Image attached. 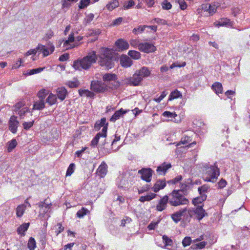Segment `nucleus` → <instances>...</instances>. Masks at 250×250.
<instances>
[{"instance_id": "35", "label": "nucleus", "mask_w": 250, "mask_h": 250, "mask_svg": "<svg viewBox=\"0 0 250 250\" xmlns=\"http://www.w3.org/2000/svg\"><path fill=\"white\" fill-rule=\"evenodd\" d=\"M27 247L30 250H34L36 247V242L34 238L31 237L29 238L27 244Z\"/></svg>"}, {"instance_id": "14", "label": "nucleus", "mask_w": 250, "mask_h": 250, "mask_svg": "<svg viewBox=\"0 0 250 250\" xmlns=\"http://www.w3.org/2000/svg\"><path fill=\"white\" fill-rule=\"evenodd\" d=\"M120 62L121 66L124 68H128L133 64L131 59L126 55H122L120 58Z\"/></svg>"}, {"instance_id": "58", "label": "nucleus", "mask_w": 250, "mask_h": 250, "mask_svg": "<svg viewBox=\"0 0 250 250\" xmlns=\"http://www.w3.org/2000/svg\"><path fill=\"white\" fill-rule=\"evenodd\" d=\"M229 19H222L216 23V26H224L227 25L229 23Z\"/></svg>"}, {"instance_id": "8", "label": "nucleus", "mask_w": 250, "mask_h": 250, "mask_svg": "<svg viewBox=\"0 0 250 250\" xmlns=\"http://www.w3.org/2000/svg\"><path fill=\"white\" fill-rule=\"evenodd\" d=\"M183 216L186 218H188V210L186 208H182L172 214L171 217L175 223H178Z\"/></svg>"}, {"instance_id": "53", "label": "nucleus", "mask_w": 250, "mask_h": 250, "mask_svg": "<svg viewBox=\"0 0 250 250\" xmlns=\"http://www.w3.org/2000/svg\"><path fill=\"white\" fill-rule=\"evenodd\" d=\"M151 23H154L155 22L162 25H166L167 24V21L162 19L160 18H155L152 21H151Z\"/></svg>"}, {"instance_id": "49", "label": "nucleus", "mask_w": 250, "mask_h": 250, "mask_svg": "<svg viewBox=\"0 0 250 250\" xmlns=\"http://www.w3.org/2000/svg\"><path fill=\"white\" fill-rule=\"evenodd\" d=\"M48 199H45L43 201L39 203V207H45V208H50V207L52 206V204L50 202L48 201Z\"/></svg>"}, {"instance_id": "51", "label": "nucleus", "mask_w": 250, "mask_h": 250, "mask_svg": "<svg viewBox=\"0 0 250 250\" xmlns=\"http://www.w3.org/2000/svg\"><path fill=\"white\" fill-rule=\"evenodd\" d=\"M146 27V25H140L138 27L134 28L132 32L136 34L137 33H141L144 31Z\"/></svg>"}, {"instance_id": "23", "label": "nucleus", "mask_w": 250, "mask_h": 250, "mask_svg": "<svg viewBox=\"0 0 250 250\" xmlns=\"http://www.w3.org/2000/svg\"><path fill=\"white\" fill-rule=\"evenodd\" d=\"M218 6V3H212L204 5L203 8L207 10L210 14L212 15L215 13Z\"/></svg>"}, {"instance_id": "38", "label": "nucleus", "mask_w": 250, "mask_h": 250, "mask_svg": "<svg viewBox=\"0 0 250 250\" xmlns=\"http://www.w3.org/2000/svg\"><path fill=\"white\" fill-rule=\"evenodd\" d=\"M207 198V195H204L203 194V196H201L200 197H196L195 198H194L192 200V203L195 206H196L197 205L199 204L202 203L203 201L206 200Z\"/></svg>"}, {"instance_id": "2", "label": "nucleus", "mask_w": 250, "mask_h": 250, "mask_svg": "<svg viewBox=\"0 0 250 250\" xmlns=\"http://www.w3.org/2000/svg\"><path fill=\"white\" fill-rule=\"evenodd\" d=\"M205 171L203 173V178L205 182L215 183L220 175V170L214 163L213 165L206 164Z\"/></svg>"}, {"instance_id": "46", "label": "nucleus", "mask_w": 250, "mask_h": 250, "mask_svg": "<svg viewBox=\"0 0 250 250\" xmlns=\"http://www.w3.org/2000/svg\"><path fill=\"white\" fill-rule=\"evenodd\" d=\"M120 136H118L117 134H115V139H114V140L112 142V144H111V146H112L111 149H112L113 151H117L120 148L121 146H118V147L114 149V146L116 145L117 142L118 141H119L120 140Z\"/></svg>"}, {"instance_id": "45", "label": "nucleus", "mask_w": 250, "mask_h": 250, "mask_svg": "<svg viewBox=\"0 0 250 250\" xmlns=\"http://www.w3.org/2000/svg\"><path fill=\"white\" fill-rule=\"evenodd\" d=\"M75 168V164L74 163H71L67 168L66 172V176H70L74 172Z\"/></svg>"}, {"instance_id": "61", "label": "nucleus", "mask_w": 250, "mask_h": 250, "mask_svg": "<svg viewBox=\"0 0 250 250\" xmlns=\"http://www.w3.org/2000/svg\"><path fill=\"white\" fill-rule=\"evenodd\" d=\"M69 58V55L68 53H64L60 56L59 60L61 62H64L68 60Z\"/></svg>"}, {"instance_id": "64", "label": "nucleus", "mask_w": 250, "mask_h": 250, "mask_svg": "<svg viewBox=\"0 0 250 250\" xmlns=\"http://www.w3.org/2000/svg\"><path fill=\"white\" fill-rule=\"evenodd\" d=\"M100 33V31L99 30L90 29L89 30V35L94 36L97 37Z\"/></svg>"}, {"instance_id": "22", "label": "nucleus", "mask_w": 250, "mask_h": 250, "mask_svg": "<svg viewBox=\"0 0 250 250\" xmlns=\"http://www.w3.org/2000/svg\"><path fill=\"white\" fill-rule=\"evenodd\" d=\"M166 186L165 180H158L152 187V189L155 192H158L160 189H163Z\"/></svg>"}, {"instance_id": "62", "label": "nucleus", "mask_w": 250, "mask_h": 250, "mask_svg": "<svg viewBox=\"0 0 250 250\" xmlns=\"http://www.w3.org/2000/svg\"><path fill=\"white\" fill-rule=\"evenodd\" d=\"M57 226L58 227V229L57 230L55 231L56 233V235L58 236L59 234L61 233L64 230V228L62 226V224L60 223H57Z\"/></svg>"}, {"instance_id": "24", "label": "nucleus", "mask_w": 250, "mask_h": 250, "mask_svg": "<svg viewBox=\"0 0 250 250\" xmlns=\"http://www.w3.org/2000/svg\"><path fill=\"white\" fill-rule=\"evenodd\" d=\"M107 172V166L104 162L102 163L97 169V172L101 177H104Z\"/></svg>"}, {"instance_id": "7", "label": "nucleus", "mask_w": 250, "mask_h": 250, "mask_svg": "<svg viewBox=\"0 0 250 250\" xmlns=\"http://www.w3.org/2000/svg\"><path fill=\"white\" fill-rule=\"evenodd\" d=\"M142 77L135 72L132 77L127 78L123 80V83L132 86H138L142 82Z\"/></svg>"}, {"instance_id": "42", "label": "nucleus", "mask_w": 250, "mask_h": 250, "mask_svg": "<svg viewBox=\"0 0 250 250\" xmlns=\"http://www.w3.org/2000/svg\"><path fill=\"white\" fill-rule=\"evenodd\" d=\"M89 212L88 210L83 207L81 209L78 210L76 213L77 217L79 218H83L84 215H86Z\"/></svg>"}, {"instance_id": "5", "label": "nucleus", "mask_w": 250, "mask_h": 250, "mask_svg": "<svg viewBox=\"0 0 250 250\" xmlns=\"http://www.w3.org/2000/svg\"><path fill=\"white\" fill-rule=\"evenodd\" d=\"M188 210L189 218L192 217L194 215L195 218L199 221L201 220L206 216H208L207 213L201 206H198L194 209H189Z\"/></svg>"}, {"instance_id": "9", "label": "nucleus", "mask_w": 250, "mask_h": 250, "mask_svg": "<svg viewBox=\"0 0 250 250\" xmlns=\"http://www.w3.org/2000/svg\"><path fill=\"white\" fill-rule=\"evenodd\" d=\"M48 45L49 48H47L45 45L42 44H39L37 47V49L43 53V57L48 56L54 51L55 47L50 42H48Z\"/></svg>"}, {"instance_id": "20", "label": "nucleus", "mask_w": 250, "mask_h": 250, "mask_svg": "<svg viewBox=\"0 0 250 250\" xmlns=\"http://www.w3.org/2000/svg\"><path fill=\"white\" fill-rule=\"evenodd\" d=\"M30 226V223H24L20 225L17 229L18 234H20L21 236H24L25 231L27 230Z\"/></svg>"}, {"instance_id": "3", "label": "nucleus", "mask_w": 250, "mask_h": 250, "mask_svg": "<svg viewBox=\"0 0 250 250\" xmlns=\"http://www.w3.org/2000/svg\"><path fill=\"white\" fill-rule=\"evenodd\" d=\"M109 85V73L104 74L103 80L92 81L90 84V89L96 93H104L108 90Z\"/></svg>"}, {"instance_id": "56", "label": "nucleus", "mask_w": 250, "mask_h": 250, "mask_svg": "<svg viewBox=\"0 0 250 250\" xmlns=\"http://www.w3.org/2000/svg\"><path fill=\"white\" fill-rule=\"evenodd\" d=\"M191 243V239L190 237H186L182 241V245L184 247L189 246Z\"/></svg>"}, {"instance_id": "26", "label": "nucleus", "mask_w": 250, "mask_h": 250, "mask_svg": "<svg viewBox=\"0 0 250 250\" xmlns=\"http://www.w3.org/2000/svg\"><path fill=\"white\" fill-rule=\"evenodd\" d=\"M67 94V91L64 87L61 88L57 91L58 97L62 101L65 99Z\"/></svg>"}, {"instance_id": "19", "label": "nucleus", "mask_w": 250, "mask_h": 250, "mask_svg": "<svg viewBox=\"0 0 250 250\" xmlns=\"http://www.w3.org/2000/svg\"><path fill=\"white\" fill-rule=\"evenodd\" d=\"M171 167V165L170 163L167 164L166 163H164L157 167L156 171L160 175H165L167 169Z\"/></svg>"}, {"instance_id": "10", "label": "nucleus", "mask_w": 250, "mask_h": 250, "mask_svg": "<svg viewBox=\"0 0 250 250\" xmlns=\"http://www.w3.org/2000/svg\"><path fill=\"white\" fill-rule=\"evenodd\" d=\"M17 116L12 115L11 116L8 121L9 130L14 134L17 132L18 127L20 124V122L17 120Z\"/></svg>"}, {"instance_id": "17", "label": "nucleus", "mask_w": 250, "mask_h": 250, "mask_svg": "<svg viewBox=\"0 0 250 250\" xmlns=\"http://www.w3.org/2000/svg\"><path fill=\"white\" fill-rule=\"evenodd\" d=\"M115 45L120 51L127 50L129 46L128 43L123 39L118 40L115 42Z\"/></svg>"}, {"instance_id": "25", "label": "nucleus", "mask_w": 250, "mask_h": 250, "mask_svg": "<svg viewBox=\"0 0 250 250\" xmlns=\"http://www.w3.org/2000/svg\"><path fill=\"white\" fill-rule=\"evenodd\" d=\"M78 92L79 95L81 97L85 96L87 97L93 99L95 96V94L92 91L88 89H80Z\"/></svg>"}, {"instance_id": "34", "label": "nucleus", "mask_w": 250, "mask_h": 250, "mask_svg": "<svg viewBox=\"0 0 250 250\" xmlns=\"http://www.w3.org/2000/svg\"><path fill=\"white\" fill-rule=\"evenodd\" d=\"M26 206L24 205H21L18 206L16 208V215L18 217L22 216L25 209Z\"/></svg>"}, {"instance_id": "39", "label": "nucleus", "mask_w": 250, "mask_h": 250, "mask_svg": "<svg viewBox=\"0 0 250 250\" xmlns=\"http://www.w3.org/2000/svg\"><path fill=\"white\" fill-rule=\"evenodd\" d=\"M209 188V186L208 185H204L203 186L200 187L198 188V191L201 196L207 195L206 193L208 191Z\"/></svg>"}, {"instance_id": "57", "label": "nucleus", "mask_w": 250, "mask_h": 250, "mask_svg": "<svg viewBox=\"0 0 250 250\" xmlns=\"http://www.w3.org/2000/svg\"><path fill=\"white\" fill-rule=\"evenodd\" d=\"M54 36V33L51 30H48L45 34L43 39L47 41L49 39H51Z\"/></svg>"}, {"instance_id": "18", "label": "nucleus", "mask_w": 250, "mask_h": 250, "mask_svg": "<svg viewBox=\"0 0 250 250\" xmlns=\"http://www.w3.org/2000/svg\"><path fill=\"white\" fill-rule=\"evenodd\" d=\"M140 77H142V80H143L144 78L148 77L151 74V71L146 66H143L138 70L136 71Z\"/></svg>"}, {"instance_id": "31", "label": "nucleus", "mask_w": 250, "mask_h": 250, "mask_svg": "<svg viewBox=\"0 0 250 250\" xmlns=\"http://www.w3.org/2000/svg\"><path fill=\"white\" fill-rule=\"evenodd\" d=\"M125 113V112L123 111L122 109L115 111L114 114L110 118V121H116L123 116Z\"/></svg>"}, {"instance_id": "11", "label": "nucleus", "mask_w": 250, "mask_h": 250, "mask_svg": "<svg viewBox=\"0 0 250 250\" xmlns=\"http://www.w3.org/2000/svg\"><path fill=\"white\" fill-rule=\"evenodd\" d=\"M139 49L140 51L145 53L154 52L156 49V47L151 43L142 42L139 44Z\"/></svg>"}, {"instance_id": "43", "label": "nucleus", "mask_w": 250, "mask_h": 250, "mask_svg": "<svg viewBox=\"0 0 250 250\" xmlns=\"http://www.w3.org/2000/svg\"><path fill=\"white\" fill-rule=\"evenodd\" d=\"M85 14L86 15V17L84 19L83 23L85 25H86L87 24L90 23L91 21L93 20L94 18V15L92 13L86 15V13H85Z\"/></svg>"}, {"instance_id": "37", "label": "nucleus", "mask_w": 250, "mask_h": 250, "mask_svg": "<svg viewBox=\"0 0 250 250\" xmlns=\"http://www.w3.org/2000/svg\"><path fill=\"white\" fill-rule=\"evenodd\" d=\"M182 96V94L177 90H175L171 92L169 96L168 100L172 101L174 99L180 98Z\"/></svg>"}, {"instance_id": "50", "label": "nucleus", "mask_w": 250, "mask_h": 250, "mask_svg": "<svg viewBox=\"0 0 250 250\" xmlns=\"http://www.w3.org/2000/svg\"><path fill=\"white\" fill-rule=\"evenodd\" d=\"M34 124V120H33L31 122H24L22 124V125H23V127L24 129H25L26 130H28L30 129L33 126Z\"/></svg>"}, {"instance_id": "4", "label": "nucleus", "mask_w": 250, "mask_h": 250, "mask_svg": "<svg viewBox=\"0 0 250 250\" xmlns=\"http://www.w3.org/2000/svg\"><path fill=\"white\" fill-rule=\"evenodd\" d=\"M182 190H173L169 194L168 197L169 204L171 206L177 207L188 204V200L182 194Z\"/></svg>"}, {"instance_id": "32", "label": "nucleus", "mask_w": 250, "mask_h": 250, "mask_svg": "<svg viewBox=\"0 0 250 250\" xmlns=\"http://www.w3.org/2000/svg\"><path fill=\"white\" fill-rule=\"evenodd\" d=\"M46 103H48L50 105H52L57 102V98L55 95L50 93L48 97L46 99Z\"/></svg>"}, {"instance_id": "12", "label": "nucleus", "mask_w": 250, "mask_h": 250, "mask_svg": "<svg viewBox=\"0 0 250 250\" xmlns=\"http://www.w3.org/2000/svg\"><path fill=\"white\" fill-rule=\"evenodd\" d=\"M152 173L153 170L150 168H143L138 171V173L141 175V179L146 182L151 181Z\"/></svg>"}, {"instance_id": "36", "label": "nucleus", "mask_w": 250, "mask_h": 250, "mask_svg": "<svg viewBox=\"0 0 250 250\" xmlns=\"http://www.w3.org/2000/svg\"><path fill=\"white\" fill-rule=\"evenodd\" d=\"M78 0H62V8H68L71 6V3L76 2Z\"/></svg>"}, {"instance_id": "30", "label": "nucleus", "mask_w": 250, "mask_h": 250, "mask_svg": "<svg viewBox=\"0 0 250 250\" xmlns=\"http://www.w3.org/2000/svg\"><path fill=\"white\" fill-rule=\"evenodd\" d=\"M156 196V194L153 193H150L146 196H141L139 198V201L141 202H145V201H149L154 199Z\"/></svg>"}, {"instance_id": "15", "label": "nucleus", "mask_w": 250, "mask_h": 250, "mask_svg": "<svg viewBox=\"0 0 250 250\" xmlns=\"http://www.w3.org/2000/svg\"><path fill=\"white\" fill-rule=\"evenodd\" d=\"M108 126V122H106V118L103 117L100 120H98L95 124L94 128L97 131L99 130L101 127H103L102 131L104 130V129L105 128L106 132L107 131Z\"/></svg>"}, {"instance_id": "40", "label": "nucleus", "mask_w": 250, "mask_h": 250, "mask_svg": "<svg viewBox=\"0 0 250 250\" xmlns=\"http://www.w3.org/2000/svg\"><path fill=\"white\" fill-rule=\"evenodd\" d=\"M91 3L90 0H81L79 4L80 9H84Z\"/></svg>"}, {"instance_id": "55", "label": "nucleus", "mask_w": 250, "mask_h": 250, "mask_svg": "<svg viewBox=\"0 0 250 250\" xmlns=\"http://www.w3.org/2000/svg\"><path fill=\"white\" fill-rule=\"evenodd\" d=\"M134 5V2L133 0H129L124 3V8L128 9L131 8Z\"/></svg>"}, {"instance_id": "13", "label": "nucleus", "mask_w": 250, "mask_h": 250, "mask_svg": "<svg viewBox=\"0 0 250 250\" xmlns=\"http://www.w3.org/2000/svg\"><path fill=\"white\" fill-rule=\"evenodd\" d=\"M167 203L169 204L168 195H165L158 201L156 206V209L159 211H162L167 207Z\"/></svg>"}, {"instance_id": "16", "label": "nucleus", "mask_w": 250, "mask_h": 250, "mask_svg": "<svg viewBox=\"0 0 250 250\" xmlns=\"http://www.w3.org/2000/svg\"><path fill=\"white\" fill-rule=\"evenodd\" d=\"M107 136L106 129H104V130L101 132H98L96 136L93 138L90 143V146L93 147H96L98 144L100 137L105 138Z\"/></svg>"}, {"instance_id": "54", "label": "nucleus", "mask_w": 250, "mask_h": 250, "mask_svg": "<svg viewBox=\"0 0 250 250\" xmlns=\"http://www.w3.org/2000/svg\"><path fill=\"white\" fill-rule=\"evenodd\" d=\"M162 6L163 9L169 10L172 7V5L167 0H165L162 3Z\"/></svg>"}, {"instance_id": "41", "label": "nucleus", "mask_w": 250, "mask_h": 250, "mask_svg": "<svg viewBox=\"0 0 250 250\" xmlns=\"http://www.w3.org/2000/svg\"><path fill=\"white\" fill-rule=\"evenodd\" d=\"M47 94L48 92L46 91V90L42 89L38 92L37 96L40 99V100L44 101V99Z\"/></svg>"}, {"instance_id": "28", "label": "nucleus", "mask_w": 250, "mask_h": 250, "mask_svg": "<svg viewBox=\"0 0 250 250\" xmlns=\"http://www.w3.org/2000/svg\"><path fill=\"white\" fill-rule=\"evenodd\" d=\"M18 143L15 139H12L7 143V152H11L17 146Z\"/></svg>"}, {"instance_id": "33", "label": "nucleus", "mask_w": 250, "mask_h": 250, "mask_svg": "<svg viewBox=\"0 0 250 250\" xmlns=\"http://www.w3.org/2000/svg\"><path fill=\"white\" fill-rule=\"evenodd\" d=\"M128 56H130V58L134 60H139L140 59L141 55L140 52L135 50H129L128 52Z\"/></svg>"}, {"instance_id": "44", "label": "nucleus", "mask_w": 250, "mask_h": 250, "mask_svg": "<svg viewBox=\"0 0 250 250\" xmlns=\"http://www.w3.org/2000/svg\"><path fill=\"white\" fill-rule=\"evenodd\" d=\"M43 68L42 67H38L36 68H33L32 69H29L27 71V75H32L35 74H37L38 73L41 72L43 70Z\"/></svg>"}, {"instance_id": "48", "label": "nucleus", "mask_w": 250, "mask_h": 250, "mask_svg": "<svg viewBox=\"0 0 250 250\" xmlns=\"http://www.w3.org/2000/svg\"><path fill=\"white\" fill-rule=\"evenodd\" d=\"M163 116L170 118V120H172V119H175V117L177 116V115L175 112H170L168 111H166L163 112Z\"/></svg>"}, {"instance_id": "6", "label": "nucleus", "mask_w": 250, "mask_h": 250, "mask_svg": "<svg viewBox=\"0 0 250 250\" xmlns=\"http://www.w3.org/2000/svg\"><path fill=\"white\" fill-rule=\"evenodd\" d=\"M133 178V175L132 172L129 171L125 172L119 178L120 183L118 185V187L123 188L127 187L129 183L132 181Z\"/></svg>"}, {"instance_id": "29", "label": "nucleus", "mask_w": 250, "mask_h": 250, "mask_svg": "<svg viewBox=\"0 0 250 250\" xmlns=\"http://www.w3.org/2000/svg\"><path fill=\"white\" fill-rule=\"evenodd\" d=\"M212 89L217 94L222 93L223 92L222 85L219 82L214 83L212 85Z\"/></svg>"}, {"instance_id": "59", "label": "nucleus", "mask_w": 250, "mask_h": 250, "mask_svg": "<svg viewBox=\"0 0 250 250\" xmlns=\"http://www.w3.org/2000/svg\"><path fill=\"white\" fill-rule=\"evenodd\" d=\"M163 239L165 243V246H171L172 244V241L171 239L169 238L167 236L164 235L163 236Z\"/></svg>"}, {"instance_id": "1", "label": "nucleus", "mask_w": 250, "mask_h": 250, "mask_svg": "<svg viewBox=\"0 0 250 250\" xmlns=\"http://www.w3.org/2000/svg\"><path fill=\"white\" fill-rule=\"evenodd\" d=\"M98 55L94 51L89 52L88 55L83 59L75 60L73 62V67L75 70H81L82 69H89L92 63L96 62L98 57V62L102 66H105L106 69H109V48L102 47L100 48Z\"/></svg>"}, {"instance_id": "21", "label": "nucleus", "mask_w": 250, "mask_h": 250, "mask_svg": "<svg viewBox=\"0 0 250 250\" xmlns=\"http://www.w3.org/2000/svg\"><path fill=\"white\" fill-rule=\"evenodd\" d=\"M120 83L117 80V76L114 74H110V89H116L119 87Z\"/></svg>"}, {"instance_id": "60", "label": "nucleus", "mask_w": 250, "mask_h": 250, "mask_svg": "<svg viewBox=\"0 0 250 250\" xmlns=\"http://www.w3.org/2000/svg\"><path fill=\"white\" fill-rule=\"evenodd\" d=\"M167 94V92L166 91H163L161 95L158 98H154V101L156 102L157 103H160Z\"/></svg>"}, {"instance_id": "63", "label": "nucleus", "mask_w": 250, "mask_h": 250, "mask_svg": "<svg viewBox=\"0 0 250 250\" xmlns=\"http://www.w3.org/2000/svg\"><path fill=\"white\" fill-rule=\"evenodd\" d=\"M123 19L122 17H119L116 20H114L112 22V25L113 26H117L120 25L123 21Z\"/></svg>"}, {"instance_id": "27", "label": "nucleus", "mask_w": 250, "mask_h": 250, "mask_svg": "<svg viewBox=\"0 0 250 250\" xmlns=\"http://www.w3.org/2000/svg\"><path fill=\"white\" fill-rule=\"evenodd\" d=\"M45 107V102L40 100L35 102L33 104V110H42Z\"/></svg>"}, {"instance_id": "52", "label": "nucleus", "mask_w": 250, "mask_h": 250, "mask_svg": "<svg viewBox=\"0 0 250 250\" xmlns=\"http://www.w3.org/2000/svg\"><path fill=\"white\" fill-rule=\"evenodd\" d=\"M191 141L190 137L188 136H184L182 138L181 141L177 145L179 146L180 144H187Z\"/></svg>"}, {"instance_id": "47", "label": "nucleus", "mask_w": 250, "mask_h": 250, "mask_svg": "<svg viewBox=\"0 0 250 250\" xmlns=\"http://www.w3.org/2000/svg\"><path fill=\"white\" fill-rule=\"evenodd\" d=\"M65 84L70 88H76L79 86L80 82L78 80L76 79L75 81L67 82Z\"/></svg>"}]
</instances>
